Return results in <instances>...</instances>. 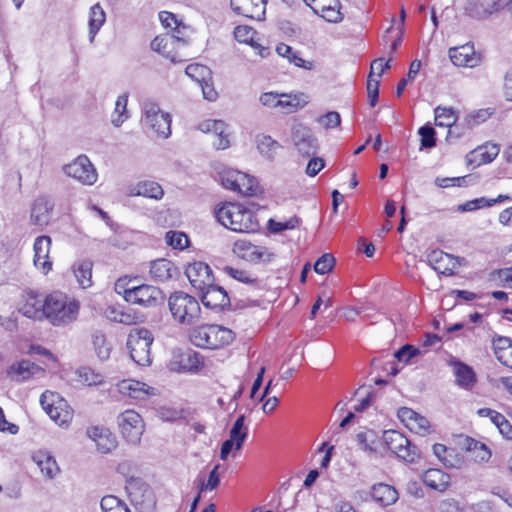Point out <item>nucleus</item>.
I'll return each mask as SVG.
<instances>
[{
  "mask_svg": "<svg viewBox=\"0 0 512 512\" xmlns=\"http://www.w3.org/2000/svg\"><path fill=\"white\" fill-rule=\"evenodd\" d=\"M219 223L234 232L253 233L260 225L255 213L238 203H225L215 210Z\"/></svg>",
  "mask_w": 512,
  "mask_h": 512,
  "instance_id": "f257e3e1",
  "label": "nucleus"
},
{
  "mask_svg": "<svg viewBox=\"0 0 512 512\" xmlns=\"http://www.w3.org/2000/svg\"><path fill=\"white\" fill-rule=\"evenodd\" d=\"M79 303L68 300L62 293H52L46 296L43 320L46 319L53 326H65L77 319Z\"/></svg>",
  "mask_w": 512,
  "mask_h": 512,
  "instance_id": "f03ea898",
  "label": "nucleus"
},
{
  "mask_svg": "<svg viewBox=\"0 0 512 512\" xmlns=\"http://www.w3.org/2000/svg\"><path fill=\"white\" fill-rule=\"evenodd\" d=\"M234 339L232 330L216 325H201L190 332V341L197 347L204 349H220L229 345Z\"/></svg>",
  "mask_w": 512,
  "mask_h": 512,
  "instance_id": "7ed1b4c3",
  "label": "nucleus"
},
{
  "mask_svg": "<svg viewBox=\"0 0 512 512\" xmlns=\"http://www.w3.org/2000/svg\"><path fill=\"white\" fill-rule=\"evenodd\" d=\"M141 123L156 136L167 139L171 135V116L153 100H144L141 105Z\"/></svg>",
  "mask_w": 512,
  "mask_h": 512,
  "instance_id": "20e7f679",
  "label": "nucleus"
},
{
  "mask_svg": "<svg viewBox=\"0 0 512 512\" xmlns=\"http://www.w3.org/2000/svg\"><path fill=\"white\" fill-rule=\"evenodd\" d=\"M168 305L172 317L180 324L191 325L200 317L201 307L198 300L185 292L171 294Z\"/></svg>",
  "mask_w": 512,
  "mask_h": 512,
  "instance_id": "39448f33",
  "label": "nucleus"
},
{
  "mask_svg": "<svg viewBox=\"0 0 512 512\" xmlns=\"http://www.w3.org/2000/svg\"><path fill=\"white\" fill-rule=\"evenodd\" d=\"M40 404L50 419L58 426L67 428L73 419V409L58 393L45 391L40 397Z\"/></svg>",
  "mask_w": 512,
  "mask_h": 512,
  "instance_id": "423d86ee",
  "label": "nucleus"
},
{
  "mask_svg": "<svg viewBox=\"0 0 512 512\" xmlns=\"http://www.w3.org/2000/svg\"><path fill=\"white\" fill-rule=\"evenodd\" d=\"M152 333L146 328H134L127 338V348L132 360L140 366L151 364L150 348L153 343Z\"/></svg>",
  "mask_w": 512,
  "mask_h": 512,
  "instance_id": "0eeeda50",
  "label": "nucleus"
},
{
  "mask_svg": "<svg viewBox=\"0 0 512 512\" xmlns=\"http://www.w3.org/2000/svg\"><path fill=\"white\" fill-rule=\"evenodd\" d=\"M219 177L221 184L226 189L244 196H252L257 193L258 183L256 179L246 173L232 168H223L219 171Z\"/></svg>",
  "mask_w": 512,
  "mask_h": 512,
  "instance_id": "6e6552de",
  "label": "nucleus"
},
{
  "mask_svg": "<svg viewBox=\"0 0 512 512\" xmlns=\"http://www.w3.org/2000/svg\"><path fill=\"white\" fill-rule=\"evenodd\" d=\"M126 491L138 512H154L155 499L151 489L139 479L127 480Z\"/></svg>",
  "mask_w": 512,
  "mask_h": 512,
  "instance_id": "1a4fd4ad",
  "label": "nucleus"
},
{
  "mask_svg": "<svg viewBox=\"0 0 512 512\" xmlns=\"http://www.w3.org/2000/svg\"><path fill=\"white\" fill-rule=\"evenodd\" d=\"M117 423L123 438L130 444H138L144 432V422L141 415L132 409H127L117 417Z\"/></svg>",
  "mask_w": 512,
  "mask_h": 512,
  "instance_id": "9d476101",
  "label": "nucleus"
},
{
  "mask_svg": "<svg viewBox=\"0 0 512 512\" xmlns=\"http://www.w3.org/2000/svg\"><path fill=\"white\" fill-rule=\"evenodd\" d=\"M383 439L388 449L405 461L414 462L419 455L417 447L400 432L385 431Z\"/></svg>",
  "mask_w": 512,
  "mask_h": 512,
  "instance_id": "9b49d317",
  "label": "nucleus"
},
{
  "mask_svg": "<svg viewBox=\"0 0 512 512\" xmlns=\"http://www.w3.org/2000/svg\"><path fill=\"white\" fill-rule=\"evenodd\" d=\"M65 174L83 185H93L98 178L97 171L86 155H80L63 168Z\"/></svg>",
  "mask_w": 512,
  "mask_h": 512,
  "instance_id": "f8f14e48",
  "label": "nucleus"
},
{
  "mask_svg": "<svg viewBox=\"0 0 512 512\" xmlns=\"http://www.w3.org/2000/svg\"><path fill=\"white\" fill-rule=\"evenodd\" d=\"M291 140L297 151L303 156L316 154L318 149L317 139L312 130L302 123H295L291 127Z\"/></svg>",
  "mask_w": 512,
  "mask_h": 512,
  "instance_id": "ddd939ff",
  "label": "nucleus"
},
{
  "mask_svg": "<svg viewBox=\"0 0 512 512\" xmlns=\"http://www.w3.org/2000/svg\"><path fill=\"white\" fill-rule=\"evenodd\" d=\"M511 3L512 0H471L467 12L472 18L485 21L497 15Z\"/></svg>",
  "mask_w": 512,
  "mask_h": 512,
  "instance_id": "4468645a",
  "label": "nucleus"
},
{
  "mask_svg": "<svg viewBox=\"0 0 512 512\" xmlns=\"http://www.w3.org/2000/svg\"><path fill=\"white\" fill-rule=\"evenodd\" d=\"M233 252L240 258L250 262H269L275 256L265 246L255 245L247 240H238L233 245Z\"/></svg>",
  "mask_w": 512,
  "mask_h": 512,
  "instance_id": "2eb2a0df",
  "label": "nucleus"
},
{
  "mask_svg": "<svg viewBox=\"0 0 512 512\" xmlns=\"http://www.w3.org/2000/svg\"><path fill=\"white\" fill-rule=\"evenodd\" d=\"M163 301L162 291L152 285L142 284L133 286L128 294V303L143 307H155Z\"/></svg>",
  "mask_w": 512,
  "mask_h": 512,
  "instance_id": "dca6fc26",
  "label": "nucleus"
},
{
  "mask_svg": "<svg viewBox=\"0 0 512 512\" xmlns=\"http://www.w3.org/2000/svg\"><path fill=\"white\" fill-rule=\"evenodd\" d=\"M185 274L191 285L199 291H204L205 288L214 283V276L210 266L201 261L189 263Z\"/></svg>",
  "mask_w": 512,
  "mask_h": 512,
  "instance_id": "f3484780",
  "label": "nucleus"
},
{
  "mask_svg": "<svg viewBox=\"0 0 512 512\" xmlns=\"http://www.w3.org/2000/svg\"><path fill=\"white\" fill-rule=\"evenodd\" d=\"M186 41L181 35H160L156 36L151 42V48L153 51L162 54L164 57L170 59L171 62L176 63L181 61L177 54L173 51L182 45H185Z\"/></svg>",
  "mask_w": 512,
  "mask_h": 512,
  "instance_id": "a211bd4d",
  "label": "nucleus"
},
{
  "mask_svg": "<svg viewBox=\"0 0 512 512\" xmlns=\"http://www.w3.org/2000/svg\"><path fill=\"white\" fill-rule=\"evenodd\" d=\"M449 58L455 66L474 68L482 63L481 54L470 43L449 49Z\"/></svg>",
  "mask_w": 512,
  "mask_h": 512,
  "instance_id": "6ab92c4d",
  "label": "nucleus"
},
{
  "mask_svg": "<svg viewBox=\"0 0 512 512\" xmlns=\"http://www.w3.org/2000/svg\"><path fill=\"white\" fill-rule=\"evenodd\" d=\"M117 390L123 396H127L137 401H145L150 396L156 395L155 388L134 379H124L118 382Z\"/></svg>",
  "mask_w": 512,
  "mask_h": 512,
  "instance_id": "aec40b11",
  "label": "nucleus"
},
{
  "mask_svg": "<svg viewBox=\"0 0 512 512\" xmlns=\"http://www.w3.org/2000/svg\"><path fill=\"white\" fill-rule=\"evenodd\" d=\"M232 10L241 16L254 20H263L267 0H230Z\"/></svg>",
  "mask_w": 512,
  "mask_h": 512,
  "instance_id": "412c9836",
  "label": "nucleus"
},
{
  "mask_svg": "<svg viewBox=\"0 0 512 512\" xmlns=\"http://www.w3.org/2000/svg\"><path fill=\"white\" fill-rule=\"evenodd\" d=\"M89 439H91L97 450L102 454L112 452L117 447V438L110 431V429L104 426H92L86 431Z\"/></svg>",
  "mask_w": 512,
  "mask_h": 512,
  "instance_id": "4be33fe9",
  "label": "nucleus"
},
{
  "mask_svg": "<svg viewBox=\"0 0 512 512\" xmlns=\"http://www.w3.org/2000/svg\"><path fill=\"white\" fill-rule=\"evenodd\" d=\"M45 305L46 297L42 298L41 295L33 291H27L23 295V303L19 308V312L27 318L42 321Z\"/></svg>",
  "mask_w": 512,
  "mask_h": 512,
  "instance_id": "5701e85b",
  "label": "nucleus"
},
{
  "mask_svg": "<svg viewBox=\"0 0 512 512\" xmlns=\"http://www.w3.org/2000/svg\"><path fill=\"white\" fill-rule=\"evenodd\" d=\"M429 266L437 273L451 276L458 266V258L441 250H433L427 256Z\"/></svg>",
  "mask_w": 512,
  "mask_h": 512,
  "instance_id": "b1692460",
  "label": "nucleus"
},
{
  "mask_svg": "<svg viewBox=\"0 0 512 512\" xmlns=\"http://www.w3.org/2000/svg\"><path fill=\"white\" fill-rule=\"evenodd\" d=\"M51 244L49 236H39L34 241V265L43 274H47L52 269V262L49 258Z\"/></svg>",
  "mask_w": 512,
  "mask_h": 512,
  "instance_id": "393cba45",
  "label": "nucleus"
},
{
  "mask_svg": "<svg viewBox=\"0 0 512 512\" xmlns=\"http://www.w3.org/2000/svg\"><path fill=\"white\" fill-rule=\"evenodd\" d=\"M227 125L222 120L208 119L199 124V129L204 133H213V146L218 150H224L230 146L229 134L226 133Z\"/></svg>",
  "mask_w": 512,
  "mask_h": 512,
  "instance_id": "a878e982",
  "label": "nucleus"
},
{
  "mask_svg": "<svg viewBox=\"0 0 512 512\" xmlns=\"http://www.w3.org/2000/svg\"><path fill=\"white\" fill-rule=\"evenodd\" d=\"M398 417L410 431L416 434L426 435L429 432V421L411 408H400L398 410Z\"/></svg>",
  "mask_w": 512,
  "mask_h": 512,
  "instance_id": "bb28decb",
  "label": "nucleus"
},
{
  "mask_svg": "<svg viewBox=\"0 0 512 512\" xmlns=\"http://www.w3.org/2000/svg\"><path fill=\"white\" fill-rule=\"evenodd\" d=\"M201 292V301L205 307L211 309H224L230 305L227 292L221 286L212 283Z\"/></svg>",
  "mask_w": 512,
  "mask_h": 512,
  "instance_id": "cd10ccee",
  "label": "nucleus"
},
{
  "mask_svg": "<svg viewBox=\"0 0 512 512\" xmlns=\"http://www.w3.org/2000/svg\"><path fill=\"white\" fill-rule=\"evenodd\" d=\"M32 460L46 479H54L60 472L56 459L49 451L38 450L34 452Z\"/></svg>",
  "mask_w": 512,
  "mask_h": 512,
  "instance_id": "c85d7f7f",
  "label": "nucleus"
},
{
  "mask_svg": "<svg viewBox=\"0 0 512 512\" xmlns=\"http://www.w3.org/2000/svg\"><path fill=\"white\" fill-rule=\"evenodd\" d=\"M54 204L45 196L38 197L31 209V220L35 225L44 226L50 221Z\"/></svg>",
  "mask_w": 512,
  "mask_h": 512,
  "instance_id": "c756f323",
  "label": "nucleus"
},
{
  "mask_svg": "<svg viewBox=\"0 0 512 512\" xmlns=\"http://www.w3.org/2000/svg\"><path fill=\"white\" fill-rule=\"evenodd\" d=\"M130 196H143L150 199L160 200L164 190L160 184L152 180L139 181L129 188Z\"/></svg>",
  "mask_w": 512,
  "mask_h": 512,
  "instance_id": "7c9ffc66",
  "label": "nucleus"
},
{
  "mask_svg": "<svg viewBox=\"0 0 512 512\" xmlns=\"http://www.w3.org/2000/svg\"><path fill=\"white\" fill-rule=\"evenodd\" d=\"M42 371V368L30 362L29 360H22L16 364L11 365L7 373L12 380L23 382Z\"/></svg>",
  "mask_w": 512,
  "mask_h": 512,
  "instance_id": "2f4dec72",
  "label": "nucleus"
},
{
  "mask_svg": "<svg viewBox=\"0 0 512 512\" xmlns=\"http://www.w3.org/2000/svg\"><path fill=\"white\" fill-rule=\"evenodd\" d=\"M456 384L464 389H471L476 382V375L473 369L459 360H451Z\"/></svg>",
  "mask_w": 512,
  "mask_h": 512,
  "instance_id": "473e14b6",
  "label": "nucleus"
},
{
  "mask_svg": "<svg viewBox=\"0 0 512 512\" xmlns=\"http://www.w3.org/2000/svg\"><path fill=\"white\" fill-rule=\"evenodd\" d=\"M492 345L498 361L512 369V339L505 336H497L493 338Z\"/></svg>",
  "mask_w": 512,
  "mask_h": 512,
  "instance_id": "72a5a7b5",
  "label": "nucleus"
},
{
  "mask_svg": "<svg viewBox=\"0 0 512 512\" xmlns=\"http://www.w3.org/2000/svg\"><path fill=\"white\" fill-rule=\"evenodd\" d=\"M106 22V12L100 3L90 7L88 13V37L89 42L93 43L96 35Z\"/></svg>",
  "mask_w": 512,
  "mask_h": 512,
  "instance_id": "f704fd0d",
  "label": "nucleus"
},
{
  "mask_svg": "<svg viewBox=\"0 0 512 512\" xmlns=\"http://www.w3.org/2000/svg\"><path fill=\"white\" fill-rule=\"evenodd\" d=\"M422 480L426 486L439 492H444L450 484V476L440 469L426 470Z\"/></svg>",
  "mask_w": 512,
  "mask_h": 512,
  "instance_id": "c9c22d12",
  "label": "nucleus"
},
{
  "mask_svg": "<svg viewBox=\"0 0 512 512\" xmlns=\"http://www.w3.org/2000/svg\"><path fill=\"white\" fill-rule=\"evenodd\" d=\"M371 496L381 506H389L396 502L398 493L388 484L379 483L372 487Z\"/></svg>",
  "mask_w": 512,
  "mask_h": 512,
  "instance_id": "e433bc0d",
  "label": "nucleus"
},
{
  "mask_svg": "<svg viewBox=\"0 0 512 512\" xmlns=\"http://www.w3.org/2000/svg\"><path fill=\"white\" fill-rule=\"evenodd\" d=\"M91 344L96 356L105 361L110 357L112 345L102 330H94L91 333Z\"/></svg>",
  "mask_w": 512,
  "mask_h": 512,
  "instance_id": "4c0bfd02",
  "label": "nucleus"
},
{
  "mask_svg": "<svg viewBox=\"0 0 512 512\" xmlns=\"http://www.w3.org/2000/svg\"><path fill=\"white\" fill-rule=\"evenodd\" d=\"M308 103V97L304 93L281 94L279 107L285 113H293L305 107Z\"/></svg>",
  "mask_w": 512,
  "mask_h": 512,
  "instance_id": "58836bf2",
  "label": "nucleus"
},
{
  "mask_svg": "<svg viewBox=\"0 0 512 512\" xmlns=\"http://www.w3.org/2000/svg\"><path fill=\"white\" fill-rule=\"evenodd\" d=\"M464 446L475 462L484 463L491 458V451L484 443L467 437Z\"/></svg>",
  "mask_w": 512,
  "mask_h": 512,
  "instance_id": "ea45409f",
  "label": "nucleus"
},
{
  "mask_svg": "<svg viewBox=\"0 0 512 512\" xmlns=\"http://www.w3.org/2000/svg\"><path fill=\"white\" fill-rule=\"evenodd\" d=\"M92 267L93 263L88 260H79L73 265L74 276L82 288H88L92 285Z\"/></svg>",
  "mask_w": 512,
  "mask_h": 512,
  "instance_id": "a19ab883",
  "label": "nucleus"
},
{
  "mask_svg": "<svg viewBox=\"0 0 512 512\" xmlns=\"http://www.w3.org/2000/svg\"><path fill=\"white\" fill-rule=\"evenodd\" d=\"M255 142L259 153L268 160H273L277 150L281 148V145L276 140L266 134H258Z\"/></svg>",
  "mask_w": 512,
  "mask_h": 512,
  "instance_id": "79ce46f5",
  "label": "nucleus"
},
{
  "mask_svg": "<svg viewBox=\"0 0 512 512\" xmlns=\"http://www.w3.org/2000/svg\"><path fill=\"white\" fill-rule=\"evenodd\" d=\"M173 263L167 259H157L151 263L150 275L158 282L167 281L172 277Z\"/></svg>",
  "mask_w": 512,
  "mask_h": 512,
  "instance_id": "37998d69",
  "label": "nucleus"
},
{
  "mask_svg": "<svg viewBox=\"0 0 512 512\" xmlns=\"http://www.w3.org/2000/svg\"><path fill=\"white\" fill-rule=\"evenodd\" d=\"M229 437L236 441V450H240L248 437V427L245 426V415H240L233 423Z\"/></svg>",
  "mask_w": 512,
  "mask_h": 512,
  "instance_id": "c03bdc74",
  "label": "nucleus"
},
{
  "mask_svg": "<svg viewBox=\"0 0 512 512\" xmlns=\"http://www.w3.org/2000/svg\"><path fill=\"white\" fill-rule=\"evenodd\" d=\"M128 94L124 93L117 97L115 102V109L112 114L111 122L115 127H120L128 118L127 111Z\"/></svg>",
  "mask_w": 512,
  "mask_h": 512,
  "instance_id": "a18cd8bd",
  "label": "nucleus"
},
{
  "mask_svg": "<svg viewBox=\"0 0 512 512\" xmlns=\"http://www.w3.org/2000/svg\"><path fill=\"white\" fill-rule=\"evenodd\" d=\"M102 512H132L127 503L114 495H106L101 499Z\"/></svg>",
  "mask_w": 512,
  "mask_h": 512,
  "instance_id": "49530a36",
  "label": "nucleus"
},
{
  "mask_svg": "<svg viewBox=\"0 0 512 512\" xmlns=\"http://www.w3.org/2000/svg\"><path fill=\"white\" fill-rule=\"evenodd\" d=\"M79 381L87 386H97L104 382L102 374L95 372L90 367H81L77 370Z\"/></svg>",
  "mask_w": 512,
  "mask_h": 512,
  "instance_id": "de8ad7c7",
  "label": "nucleus"
},
{
  "mask_svg": "<svg viewBox=\"0 0 512 512\" xmlns=\"http://www.w3.org/2000/svg\"><path fill=\"white\" fill-rule=\"evenodd\" d=\"M185 73L198 84L203 83L206 79H211L210 69L202 64H190L186 67Z\"/></svg>",
  "mask_w": 512,
  "mask_h": 512,
  "instance_id": "09e8293b",
  "label": "nucleus"
},
{
  "mask_svg": "<svg viewBox=\"0 0 512 512\" xmlns=\"http://www.w3.org/2000/svg\"><path fill=\"white\" fill-rule=\"evenodd\" d=\"M456 121V116L452 108L438 106L435 109V125L439 127H451Z\"/></svg>",
  "mask_w": 512,
  "mask_h": 512,
  "instance_id": "8fccbe9b",
  "label": "nucleus"
},
{
  "mask_svg": "<svg viewBox=\"0 0 512 512\" xmlns=\"http://www.w3.org/2000/svg\"><path fill=\"white\" fill-rule=\"evenodd\" d=\"M418 134L421 137L420 150L431 149L436 145V132L430 125L420 127Z\"/></svg>",
  "mask_w": 512,
  "mask_h": 512,
  "instance_id": "3c124183",
  "label": "nucleus"
},
{
  "mask_svg": "<svg viewBox=\"0 0 512 512\" xmlns=\"http://www.w3.org/2000/svg\"><path fill=\"white\" fill-rule=\"evenodd\" d=\"M420 68H421L420 60L415 59L411 62L406 78L401 79L397 85V88H396L397 97H400L402 95L403 91L405 90V88L407 86V83L409 81H412L415 79V77L417 76V74L420 71Z\"/></svg>",
  "mask_w": 512,
  "mask_h": 512,
  "instance_id": "603ef678",
  "label": "nucleus"
},
{
  "mask_svg": "<svg viewBox=\"0 0 512 512\" xmlns=\"http://www.w3.org/2000/svg\"><path fill=\"white\" fill-rule=\"evenodd\" d=\"M299 225V219L297 217H291L285 221H276L270 219L268 222V228L272 233H280L285 230H291Z\"/></svg>",
  "mask_w": 512,
  "mask_h": 512,
  "instance_id": "864d4df0",
  "label": "nucleus"
},
{
  "mask_svg": "<svg viewBox=\"0 0 512 512\" xmlns=\"http://www.w3.org/2000/svg\"><path fill=\"white\" fill-rule=\"evenodd\" d=\"M256 32L248 26L239 25L234 29V37L240 43L250 44L255 46L254 36Z\"/></svg>",
  "mask_w": 512,
  "mask_h": 512,
  "instance_id": "5fc2aeb1",
  "label": "nucleus"
},
{
  "mask_svg": "<svg viewBox=\"0 0 512 512\" xmlns=\"http://www.w3.org/2000/svg\"><path fill=\"white\" fill-rule=\"evenodd\" d=\"M106 316L111 321L126 325H130L134 322V316L115 307L108 308L106 311Z\"/></svg>",
  "mask_w": 512,
  "mask_h": 512,
  "instance_id": "6e6d98bb",
  "label": "nucleus"
},
{
  "mask_svg": "<svg viewBox=\"0 0 512 512\" xmlns=\"http://www.w3.org/2000/svg\"><path fill=\"white\" fill-rule=\"evenodd\" d=\"M499 152L500 149L496 144H486L476 150L477 155L480 157V163L492 162L498 156Z\"/></svg>",
  "mask_w": 512,
  "mask_h": 512,
  "instance_id": "4d7b16f0",
  "label": "nucleus"
},
{
  "mask_svg": "<svg viewBox=\"0 0 512 512\" xmlns=\"http://www.w3.org/2000/svg\"><path fill=\"white\" fill-rule=\"evenodd\" d=\"M166 242L174 249H184L188 246V237L178 231H169L166 233Z\"/></svg>",
  "mask_w": 512,
  "mask_h": 512,
  "instance_id": "13d9d810",
  "label": "nucleus"
},
{
  "mask_svg": "<svg viewBox=\"0 0 512 512\" xmlns=\"http://www.w3.org/2000/svg\"><path fill=\"white\" fill-rule=\"evenodd\" d=\"M380 79L370 72L367 80L369 104L374 107L378 102Z\"/></svg>",
  "mask_w": 512,
  "mask_h": 512,
  "instance_id": "bf43d9fd",
  "label": "nucleus"
},
{
  "mask_svg": "<svg viewBox=\"0 0 512 512\" xmlns=\"http://www.w3.org/2000/svg\"><path fill=\"white\" fill-rule=\"evenodd\" d=\"M327 22L331 23H339L343 20V13L341 12V3L338 1V4L330 6L326 8L322 12L318 14Z\"/></svg>",
  "mask_w": 512,
  "mask_h": 512,
  "instance_id": "052dcab7",
  "label": "nucleus"
},
{
  "mask_svg": "<svg viewBox=\"0 0 512 512\" xmlns=\"http://www.w3.org/2000/svg\"><path fill=\"white\" fill-rule=\"evenodd\" d=\"M334 264V257L331 254L326 253L316 261V263L314 264V270L316 273L323 275L330 272Z\"/></svg>",
  "mask_w": 512,
  "mask_h": 512,
  "instance_id": "680f3d73",
  "label": "nucleus"
},
{
  "mask_svg": "<svg viewBox=\"0 0 512 512\" xmlns=\"http://www.w3.org/2000/svg\"><path fill=\"white\" fill-rule=\"evenodd\" d=\"M159 19L164 27L174 29L173 34L181 35V25L178 23L173 13L161 11L159 13Z\"/></svg>",
  "mask_w": 512,
  "mask_h": 512,
  "instance_id": "e2e57ef3",
  "label": "nucleus"
},
{
  "mask_svg": "<svg viewBox=\"0 0 512 512\" xmlns=\"http://www.w3.org/2000/svg\"><path fill=\"white\" fill-rule=\"evenodd\" d=\"M420 354V350L413 345L406 344L397 350L394 354L395 358L400 362L408 363L410 359Z\"/></svg>",
  "mask_w": 512,
  "mask_h": 512,
  "instance_id": "0e129e2a",
  "label": "nucleus"
},
{
  "mask_svg": "<svg viewBox=\"0 0 512 512\" xmlns=\"http://www.w3.org/2000/svg\"><path fill=\"white\" fill-rule=\"evenodd\" d=\"M132 279L127 277L119 278L114 284V290L117 294L122 295L125 301L128 302V294L133 290Z\"/></svg>",
  "mask_w": 512,
  "mask_h": 512,
  "instance_id": "69168bd1",
  "label": "nucleus"
},
{
  "mask_svg": "<svg viewBox=\"0 0 512 512\" xmlns=\"http://www.w3.org/2000/svg\"><path fill=\"white\" fill-rule=\"evenodd\" d=\"M219 465H216L209 473L207 483L201 482L199 486L200 493L204 491H212L216 489L220 483V477L218 474Z\"/></svg>",
  "mask_w": 512,
  "mask_h": 512,
  "instance_id": "338daca9",
  "label": "nucleus"
},
{
  "mask_svg": "<svg viewBox=\"0 0 512 512\" xmlns=\"http://www.w3.org/2000/svg\"><path fill=\"white\" fill-rule=\"evenodd\" d=\"M318 122L326 129H332L340 125L341 118L340 114L335 111H331L322 115L318 118Z\"/></svg>",
  "mask_w": 512,
  "mask_h": 512,
  "instance_id": "774afa93",
  "label": "nucleus"
}]
</instances>
